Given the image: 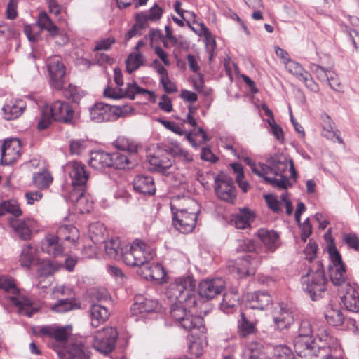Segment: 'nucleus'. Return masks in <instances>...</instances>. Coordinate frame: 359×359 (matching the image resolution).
<instances>
[{"instance_id":"de8ad7c7","label":"nucleus","mask_w":359,"mask_h":359,"mask_svg":"<svg viewBox=\"0 0 359 359\" xmlns=\"http://www.w3.org/2000/svg\"><path fill=\"white\" fill-rule=\"evenodd\" d=\"M79 308L80 304L74 299H60L51 306L52 310L57 313H65Z\"/></svg>"},{"instance_id":"0eeeda50","label":"nucleus","mask_w":359,"mask_h":359,"mask_svg":"<svg viewBox=\"0 0 359 359\" xmlns=\"http://www.w3.org/2000/svg\"><path fill=\"white\" fill-rule=\"evenodd\" d=\"M186 202L188 207L177 209L176 212L171 206L173 225L182 233L192 231L196 225L197 213L199 212L198 204L196 201L187 198Z\"/></svg>"},{"instance_id":"603ef678","label":"nucleus","mask_w":359,"mask_h":359,"mask_svg":"<svg viewBox=\"0 0 359 359\" xmlns=\"http://www.w3.org/2000/svg\"><path fill=\"white\" fill-rule=\"evenodd\" d=\"M53 181V177L49 172L44 170L37 172L33 176L34 185L39 189L48 188Z\"/></svg>"},{"instance_id":"5fc2aeb1","label":"nucleus","mask_w":359,"mask_h":359,"mask_svg":"<svg viewBox=\"0 0 359 359\" xmlns=\"http://www.w3.org/2000/svg\"><path fill=\"white\" fill-rule=\"evenodd\" d=\"M333 123L331 121L330 118L327 116L326 121H325L323 125V135L327 139L332 141H337L339 143H342V139L333 130Z\"/></svg>"},{"instance_id":"b1692460","label":"nucleus","mask_w":359,"mask_h":359,"mask_svg":"<svg viewBox=\"0 0 359 359\" xmlns=\"http://www.w3.org/2000/svg\"><path fill=\"white\" fill-rule=\"evenodd\" d=\"M90 324L93 327H97L107 321L109 312L104 306L99 304H93L89 309Z\"/></svg>"},{"instance_id":"bf43d9fd","label":"nucleus","mask_w":359,"mask_h":359,"mask_svg":"<svg viewBox=\"0 0 359 359\" xmlns=\"http://www.w3.org/2000/svg\"><path fill=\"white\" fill-rule=\"evenodd\" d=\"M318 250V245L312 239H310L306 247L304 250L305 259L311 262L316 257Z\"/></svg>"},{"instance_id":"e433bc0d","label":"nucleus","mask_w":359,"mask_h":359,"mask_svg":"<svg viewBox=\"0 0 359 359\" xmlns=\"http://www.w3.org/2000/svg\"><path fill=\"white\" fill-rule=\"evenodd\" d=\"M346 292L342 297V301L346 309L353 312H357L359 309V297L355 290L349 284L346 285Z\"/></svg>"},{"instance_id":"6ab92c4d","label":"nucleus","mask_w":359,"mask_h":359,"mask_svg":"<svg viewBox=\"0 0 359 359\" xmlns=\"http://www.w3.org/2000/svg\"><path fill=\"white\" fill-rule=\"evenodd\" d=\"M21 144L18 139L5 140L1 147V163L8 165L14 163L19 158Z\"/></svg>"},{"instance_id":"4468645a","label":"nucleus","mask_w":359,"mask_h":359,"mask_svg":"<svg viewBox=\"0 0 359 359\" xmlns=\"http://www.w3.org/2000/svg\"><path fill=\"white\" fill-rule=\"evenodd\" d=\"M47 68L50 86L58 90L62 89L65 83L66 72L61 58L58 56L49 58L47 61Z\"/></svg>"},{"instance_id":"7c9ffc66","label":"nucleus","mask_w":359,"mask_h":359,"mask_svg":"<svg viewBox=\"0 0 359 359\" xmlns=\"http://www.w3.org/2000/svg\"><path fill=\"white\" fill-rule=\"evenodd\" d=\"M114 145L117 149L126 151L128 153L127 156H131V158H134V156L137 154L139 149L142 147L135 141L125 137H118L114 142Z\"/></svg>"},{"instance_id":"ddd939ff","label":"nucleus","mask_w":359,"mask_h":359,"mask_svg":"<svg viewBox=\"0 0 359 359\" xmlns=\"http://www.w3.org/2000/svg\"><path fill=\"white\" fill-rule=\"evenodd\" d=\"M215 191L217 196L226 202L233 203L236 197L233 179L222 172L215 178Z\"/></svg>"},{"instance_id":"dca6fc26","label":"nucleus","mask_w":359,"mask_h":359,"mask_svg":"<svg viewBox=\"0 0 359 359\" xmlns=\"http://www.w3.org/2000/svg\"><path fill=\"white\" fill-rule=\"evenodd\" d=\"M71 326H58L57 325H43L34 330L36 336L54 339L56 342L64 344L71 334Z\"/></svg>"},{"instance_id":"052dcab7","label":"nucleus","mask_w":359,"mask_h":359,"mask_svg":"<svg viewBox=\"0 0 359 359\" xmlns=\"http://www.w3.org/2000/svg\"><path fill=\"white\" fill-rule=\"evenodd\" d=\"M55 271L53 264L49 261H43L38 268V272L41 276H49L52 275Z\"/></svg>"},{"instance_id":"2eb2a0df","label":"nucleus","mask_w":359,"mask_h":359,"mask_svg":"<svg viewBox=\"0 0 359 359\" xmlns=\"http://www.w3.org/2000/svg\"><path fill=\"white\" fill-rule=\"evenodd\" d=\"M65 172L69 175L71 179L72 190L86 188L88 174L83 163L79 161L69 162L65 168Z\"/></svg>"},{"instance_id":"bb28decb","label":"nucleus","mask_w":359,"mask_h":359,"mask_svg":"<svg viewBox=\"0 0 359 359\" xmlns=\"http://www.w3.org/2000/svg\"><path fill=\"white\" fill-rule=\"evenodd\" d=\"M158 305V303L156 300L137 297L133 304L132 311L135 315L151 313L156 311Z\"/></svg>"},{"instance_id":"09e8293b","label":"nucleus","mask_w":359,"mask_h":359,"mask_svg":"<svg viewBox=\"0 0 359 359\" xmlns=\"http://www.w3.org/2000/svg\"><path fill=\"white\" fill-rule=\"evenodd\" d=\"M239 295L236 292H226L223 295L221 308L225 313H230L238 304Z\"/></svg>"},{"instance_id":"3c124183","label":"nucleus","mask_w":359,"mask_h":359,"mask_svg":"<svg viewBox=\"0 0 359 359\" xmlns=\"http://www.w3.org/2000/svg\"><path fill=\"white\" fill-rule=\"evenodd\" d=\"M57 234L58 237L72 243H75L79 238L78 230L72 226H61L57 231Z\"/></svg>"},{"instance_id":"a18cd8bd","label":"nucleus","mask_w":359,"mask_h":359,"mask_svg":"<svg viewBox=\"0 0 359 359\" xmlns=\"http://www.w3.org/2000/svg\"><path fill=\"white\" fill-rule=\"evenodd\" d=\"M36 257V249L32 245H25L22 246L20 255V262L22 266L29 268L34 261Z\"/></svg>"},{"instance_id":"a211bd4d","label":"nucleus","mask_w":359,"mask_h":359,"mask_svg":"<svg viewBox=\"0 0 359 359\" xmlns=\"http://www.w3.org/2000/svg\"><path fill=\"white\" fill-rule=\"evenodd\" d=\"M53 349L57 352L60 359H90L88 347L81 342L73 343L65 349L53 345Z\"/></svg>"},{"instance_id":"393cba45","label":"nucleus","mask_w":359,"mask_h":359,"mask_svg":"<svg viewBox=\"0 0 359 359\" xmlns=\"http://www.w3.org/2000/svg\"><path fill=\"white\" fill-rule=\"evenodd\" d=\"M273 320L277 327L280 329H285L289 327L294 321L292 313L283 306V304H279L273 313Z\"/></svg>"},{"instance_id":"4be33fe9","label":"nucleus","mask_w":359,"mask_h":359,"mask_svg":"<svg viewBox=\"0 0 359 359\" xmlns=\"http://www.w3.org/2000/svg\"><path fill=\"white\" fill-rule=\"evenodd\" d=\"M134 190L143 195L152 196L156 192V186L153 177L150 175H137L133 180Z\"/></svg>"},{"instance_id":"680f3d73","label":"nucleus","mask_w":359,"mask_h":359,"mask_svg":"<svg viewBox=\"0 0 359 359\" xmlns=\"http://www.w3.org/2000/svg\"><path fill=\"white\" fill-rule=\"evenodd\" d=\"M6 213H10L15 217H18L22 215V211L19 207L18 203L15 201H4Z\"/></svg>"},{"instance_id":"8fccbe9b","label":"nucleus","mask_w":359,"mask_h":359,"mask_svg":"<svg viewBox=\"0 0 359 359\" xmlns=\"http://www.w3.org/2000/svg\"><path fill=\"white\" fill-rule=\"evenodd\" d=\"M89 229L90 239L94 243H100L104 241L107 231L103 224H92Z\"/></svg>"},{"instance_id":"c9c22d12","label":"nucleus","mask_w":359,"mask_h":359,"mask_svg":"<svg viewBox=\"0 0 359 359\" xmlns=\"http://www.w3.org/2000/svg\"><path fill=\"white\" fill-rule=\"evenodd\" d=\"M165 151L184 164H189L193 161L191 154L182 148L177 142H172L170 146L167 147Z\"/></svg>"},{"instance_id":"0e129e2a","label":"nucleus","mask_w":359,"mask_h":359,"mask_svg":"<svg viewBox=\"0 0 359 359\" xmlns=\"http://www.w3.org/2000/svg\"><path fill=\"white\" fill-rule=\"evenodd\" d=\"M264 198L268 207L276 213H280L282 209L280 207V202L277 198L272 195L268 194L264 196Z\"/></svg>"},{"instance_id":"774afa93","label":"nucleus","mask_w":359,"mask_h":359,"mask_svg":"<svg viewBox=\"0 0 359 359\" xmlns=\"http://www.w3.org/2000/svg\"><path fill=\"white\" fill-rule=\"evenodd\" d=\"M304 82L305 86L311 91H317L318 89V84L312 79L311 74L309 72L304 73V76L299 79Z\"/></svg>"},{"instance_id":"c756f323","label":"nucleus","mask_w":359,"mask_h":359,"mask_svg":"<svg viewBox=\"0 0 359 359\" xmlns=\"http://www.w3.org/2000/svg\"><path fill=\"white\" fill-rule=\"evenodd\" d=\"M111 154L104 151H95L91 153L88 164L95 170H101L111 165Z\"/></svg>"},{"instance_id":"cd10ccee","label":"nucleus","mask_w":359,"mask_h":359,"mask_svg":"<svg viewBox=\"0 0 359 359\" xmlns=\"http://www.w3.org/2000/svg\"><path fill=\"white\" fill-rule=\"evenodd\" d=\"M104 249L109 257L114 259H122L124 262L126 245H121L118 238L111 239L104 242Z\"/></svg>"},{"instance_id":"ea45409f","label":"nucleus","mask_w":359,"mask_h":359,"mask_svg":"<svg viewBox=\"0 0 359 359\" xmlns=\"http://www.w3.org/2000/svg\"><path fill=\"white\" fill-rule=\"evenodd\" d=\"M244 354L248 357V359H271L267 355L264 346L257 342L248 344L245 348Z\"/></svg>"},{"instance_id":"1a4fd4ad","label":"nucleus","mask_w":359,"mask_h":359,"mask_svg":"<svg viewBox=\"0 0 359 359\" xmlns=\"http://www.w3.org/2000/svg\"><path fill=\"white\" fill-rule=\"evenodd\" d=\"M330 259L331 264L329 265L328 271L330 281L334 286L346 287V271L341 260V257L336 248L329 249Z\"/></svg>"},{"instance_id":"9d476101","label":"nucleus","mask_w":359,"mask_h":359,"mask_svg":"<svg viewBox=\"0 0 359 359\" xmlns=\"http://www.w3.org/2000/svg\"><path fill=\"white\" fill-rule=\"evenodd\" d=\"M118 332L112 327L98 330L94 337L93 348L102 354L107 355L115 348Z\"/></svg>"},{"instance_id":"79ce46f5","label":"nucleus","mask_w":359,"mask_h":359,"mask_svg":"<svg viewBox=\"0 0 359 359\" xmlns=\"http://www.w3.org/2000/svg\"><path fill=\"white\" fill-rule=\"evenodd\" d=\"M123 97H128L134 100L136 94L149 95L150 100L155 101V95L152 91L140 87L136 82L127 83L126 89H123Z\"/></svg>"},{"instance_id":"58836bf2","label":"nucleus","mask_w":359,"mask_h":359,"mask_svg":"<svg viewBox=\"0 0 359 359\" xmlns=\"http://www.w3.org/2000/svg\"><path fill=\"white\" fill-rule=\"evenodd\" d=\"M255 219V214L248 208L241 209L233 216V221L237 229H245L250 226V223Z\"/></svg>"},{"instance_id":"69168bd1","label":"nucleus","mask_w":359,"mask_h":359,"mask_svg":"<svg viewBox=\"0 0 359 359\" xmlns=\"http://www.w3.org/2000/svg\"><path fill=\"white\" fill-rule=\"evenodd\" d=\"M123 89L118 86L116 88H113L111 87L108 86L104 90V96L105 97H109V98H111L114 100H118L121 98H123Z\"/></svg>"},{"instance_id":"f3484780","label":"nucleus","mask_w":359,"mask_h":359,"mask_svg":"<svg viewBox=\"0 0 359 359\" xmlns=\"http://www.w3.org/2000/svg\"><path fill=\"white\" fill-rule=\"evenodd\" d=\"M225 287V282L221 278L203 280L198 285L199 295L212 299L220 294Z\"/></svg>"},{"instance_id":"412c9836","label":"nucleus","mask_w":359,"mask_h":359,"mask_svg":"<svg viewBox=\"0 0 359 359\" xmlns=\"http://www.w3.org/2000/svg\"><path fill=\"white\" fill-rule=\"evenodd\" d=\"M86 188L71 190L69 195V201L74 204L81 213L89 212L92 208V201L86 192Z\"/></svg>"},{"instance_id":"9b49d317","label":"nucleus","mask_w":359,"mask_h":359,"mask_svg":"<svg viewBox=\"0 0 359 359\" xmlns=\"http://www.w3.org/2000/svg\"><path fill=\"white\" fill-rule=\"evenodd\" d=\"M294 347L299 356L305 359H313L327 351V346H320L311 337H295Z\"/></svg>"},{"instance_id":"20e7f679","label":"nucleus","mask_w":359,"mask_h":359,"mask_svg":"<svg viewBox=\"0 0 359 359\" xmlns=\"http://www.w3.org/2000/svg\"><path fill=\"white\" fill-rule=\"evenodd\" d=\"M74 116V110L69 103L57 100L51 106L42 107L37 128L40 130L47 128L53 119L65 123H73Z\"/></svg>"},{"instance_id":"473e14b6","label":"nucleus","mask_w":359,"mask_h":359,"mask_svg":"<svg viewBox=\"0 0 359 359\" xmlns=\"http://www.w3.org/2000/svg\"><path fill=\"white\" fill-rule=\"evenodd\" d=\"M325 318L327 323L332 326H338L342 324L344 317L340 310V306L337 304L329 303L325 311Z\"/></svg>"},{"instance_id":"a878e982","label":"nucleus","mask_w":359,"mask_h":359,"mask_svg":"<svg viewBox=\"0 0 359 359\" xmlns=\"http://www.w3.org/2000/svg\"><path fill=\"white\" fill-rule=\"evenodd\" d=\"M26 108V104L22 100L10 101L2 108L4 117L6 120H13L20 116Z\"/></svg>"},{"instance_id":"f257e3e1","label":"nucleus","mask_w":359,"mask_h":359,"mask_svg":"<svg viewBox=\"0 0 359 359\" xmlns=\"http://www.w3.org/2000/svg\"><path fill=\"white\" fill-rule=\"evenodd\" d=\"M195 287L194 279L187 276L170 283L165 292L168 299L178 302L171 305L170 316L180 323L182 328L193 332V334H197V331L203 333L206 330L203 318L193 316L187 311V308L194 307L196 304Z\"/></svg>"},{"instance_id":"c03bdc74","label":"nucleus","mask_w":359,"mask_h":359,"mask_svg":"<svg viewBox=\"0 0 359 359\" xmlns=\"http://www.w3.org/2000/svg\"><path fill=\"white\" fill-rule=\"evenodd\" d=\"M162 15V9L156 4L152 8H150L148 13H137L135 15L136 21L142 25H144L148 20L155 21L161 18Z\"/></svg>"},{"instance_id":"f704fd0d","label":"nucleus","mask_w":359,"mask_h":359,"mask_svg":"<svg viewBox=\"0 0 359 359\" xmlns=\"http://www.w3.org/2000/svg\"><path fill=\"white\" fill-rule=\"evenodd\" d=\"M205 332L206 330L203 333H201L197 331V334H193V332H191L192 337L194 338L197 336V338L190 341L188 350L190 354L196 358L203 353L204 348L207 346Z\"/></svg>"},{"instance_id":"2f4dec72","label":"nucleus","mask_w":359,"mask_h":359,"mask_svg":"<svg viewBox=\"0 0 359 359\" xmlns=\"http://www.w3.org/2000/svg\"><path fill=\"white\" fill-rule=\"evenodd\" d=\"M142 274L145 279L163 282L166 273L161 264H154L149 266L147 264L141 269Z\"/></svg>"},{"instance_id":"6e6d98bb","label":"nucleus","mask_w":359,"mask_h":359,"mask_svg":"<svg viewBox=\"0 0 359 359\" xmlns=\"http://www.w3.org/2000/svg\"><path fill=\"white\" fill-rule=\"evenodd\" d=\"M285 64L287 70L293 74L298 80L304 76V73L307 72L299 63L294 60H287V62H285Z\"/></svg>"},{"instance_id":"864d4df0","label":"nucleus","mask_w":359,"mask_h":359,"mask_svg":"<svg viewBox=\"0 0 359 359\" xmlns=\"http://www.w3.org/2000/svg\"><path fill=\"white\" fill-rule=\"evenodd\" d=\"M126 71L131 74L143 64V55L140 53H130L126 61Z\"/></svg>"},{"instance_id":"7ed1b4c3","label":"nucleus","mask_w":359,"mask_h":359,"mask_svg":"<svg viewBox=\"0 0 359 359\" xmlns=\"http://www.w3.org/2000/svg\"><path fill=\"white\" fill-rule=\"evenodd\" d=\"M328 280L320 261H318L308 266L307 271L301 277L303 290L313 301L323 297L327 290Z\"/></svg>"},{"instance_id":"e2e57ef3","label":"nucleus","mask_w":359,"mask_h":359,"mask_svg":"<svg viewBox=\"0 0 359 359\" xmlns=\"http://www.w3.org/2000/svg\"><path fill=\"white\" fill-rule=\"evenodd\" d=\"M64 95L67 99L72 100V102L76 103L79 102L82 97L76 86L72 84H69L68 88L65 89Z\"/></svg>"},{"instance_id":"423d86ee","label":"nucleus","mask_w":359,"mask_h":359,"mask_svg":"<svg viewBox=\"0 0 359 359\" xmlns=\"http://www.w3.org/2000/svg\"><path fill=\"white\" fill-rule=\"evenodd\" d=\"M0 289L10 294L9 299L18 309V313L31 317L38 309L32 307V302L21 294L15 279L7 275L0 276Z\"/></svg>"},{"instance_id":"aec40b11","label":"nucleus","mask_w":359,"mask_h":359,"mask_svg":"<svg viewBox=\"0 0 359 359\" xmlns=\"http://www.w3.org/2000/svg\"><path fill=\"white\" fill-rule=\"evenodd\" d=\"M272 303V298L266 292L257 291L247 294L246 306L252 309L265 310Z\"/></svg>"},{"instance_id":"49530a36","label":"nucleus","mask_w":359,"mask_h":359,"mask_svg":"<svg viewBox=\"0 0 359 359\" xmlns=\"http://www.w3.org/2000/svg\"><path fill=\"white\" fill-rule=\"evenodd\" d=\"M151 169L158 172L165 173L172 165V162L167 157L151 156L149 158Z\"/></svg>"},{"instance_id":"f8f14e48","label":"nucleus","mask_w":359,"mask_h":359,"mask_svg":"<svg viewBox=\"0 0 359 359\" xmlns=\"http://www.w3.org/2000/svg\"><path fill=\"white\" fill-rule=\"evenodd\" d=\"M122 109L118 106L97 102L90 108V117L96 123L114 121L122 114Z\"/></svg>"},{"instance_id":"f03ea898","label":"nucleus","mask_w":359,"mask_h":359,"mask_svg":"<svg viewBox=\"0 0 359 359\" xmlns=\"http://www.w3.org/2000/svg\"><path fill=\"white\" fill-rule=\"evenodd\" d=\"M250 166L251 171L274 188L287 189L292 184L289 182L285 172L289 168L290 177L294 180L297 177L293 161L283 154H275L267 158L266 163H255L248 156H237Z\"/></svg>"},{"instance_id":"a19ab883","label":"nucleus","mask_w":359,"mask_h":359,"mask_svg":"<svg viewBox=\"0 0 359 359\" xmlns=\"http://www.w3.org/2000/svg\"><path fill=\"white\" fill-rule=\"evenodd\" d=\"M37 24L41 29L46 30L53 37L59 34L58 27L45 11L39 13L37 18Z\"/></svg>"},{"instance_id":"6e6552de","label":"nucleus","mask_w":359,"mask_h":359,"mask_svg":"<svg viewBox=\"0 0 359 359\" xmlns=\"http://www.w3.org/2000/svg\"><path fill=\"white\" fill-rule=\"evenodd\" d=\"M153 258L151 247L139 239H136L130 245H126L124 262L130 266H142V268Z\"/></svg>"},{"instance_id":"39448f33","label":"nucleus","mask_w":359,"mask_h":359,"mask_svg":"<svg viewBox=\"0 0 359 359\" xmlns=\"http://www.w3.org/2000/svg\"><path fill=\"white\" fill-rule=\"evenodd\" d=\"M237 252H250L252 255L243 256L236 261V266L231 269L232 273H236L240 277L250 276L255 273L253 266L257 255L261 252L255 242L251 239L237 240L236 242Z\"/></svg>"},{"instance_id":"338daca9","label":"nucleus","mask_w":359,"mask_h":359,"mask_svg":"<svg viewBox=\"0 0 359 359\" xmlns=\"http://www.w3.org/2000/svg\"><path fill=\"white\" fill-rule=\"evenodd\" d=\"M69 149L72 154L79 155L85 149V142L81 140H72Z\"/></svg>"},{"instance_id":"4d7b16f0","label":"nucleus","mask_w":359,"mask_h":359,"mask_svg":"<svg viewBox=\"0 0 359 359\" xmlns=\"http://www.w3.org/2000/svg\"><path fill=\"white\" fill-rule=\"evenodd\" d=\"M273 355L277 359H295L291 349L285 345L274 346Z\"/></svg>"},{"instance_id":"13d9d810","label":"nucleus","mask_w":359,"mask_h":359,"mask_svg":"<svg viewBox=\"0 0 359 359\" xmlns=\"http://www.w3.org/2000/svg\"><path fill=\"white\" fill-rule=\"evenodd\" d=\"M311 72L314 74L318 80L327 82L328 76L332 72L331 69L324 68L317 64L312 63L309 67Z\"/></svg>"},{"instance_id":"c85d7f7f","label":"nucleus","mask_w":359,"mask_h":359,"mask_svg":"<svg viewBox=\"0 0 359 359\" xmlns=\"http://www.w3.org/2000/svg\"><path fill=\"white\" fill-rule=\"evenodd\" d=\"M258 236L266 251L273 252L279 246V235L273 230L261 229L258 231Z\"/></svg>"},{"instance_id":"4c0bfd02","label":"nucleus","mask_w":359,"mask_h":359,"mask_svg":"<svg viewBox=\"0 0 359 359\" xmlns=\"http://www.w3.org/2000/svg\"><path fill=\"white\" fill-rule=\"evenodd\" d=\"M29 221L20 219H11L10 224L15 233L22 240L27 241L31 238L32 231Z\"/></svg>"},{"instance_id":"37998d69","label":"nucleus","mask_w":359,"mask_h":359,"mask_svg":"<svg viewBox=\"0 0 359 359\" xmlns=\"http://www.w3.org/2000/svg\"><path fill=\"white\" fill-rule=\"evenodd\" d=\"M238 329L240 336L243 337L255 334L257 332L256 323L249 320L243 313H241V318L238 322Z\"/></svg>"},{"instance_id":"72a5a7b5","label":"nucleus","mask_w":359,"mask_h":359,"mask_svg":"<svg viewBox=\"0 0 359 359\" xmlns=\"http://www.w3.org/2000/svg\"><path fill=\"white\" fill-rule=\"evenodd\" d=\"M111 165L116 169H130L135 166L136 164L135 160L131 156L116 151L111 154Z\"/></svg>"},{"instance_id":"5701e85b","label":"nucleus","mask_w":359,"mask_h":359,"mask_svg":"<svg viewBox=\"0 0 359 359\" xmlns=\"http://www.w3.org/2000/svg\"><path fill=\"white\" fill-rule=\"evenodd\" d=\"M58 236L49 234L41 242V249L43 252L56 257L63 252L62 246L58 242Z\"/></svg>"}]
</instances>
